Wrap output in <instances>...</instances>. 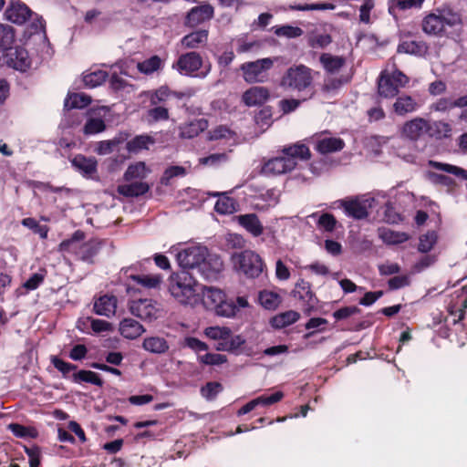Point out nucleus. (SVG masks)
I'll use <instances>...</instances> for the list:
<instances>
[{"label":"nucleus","instance_id":"55","mask_svg":"<svg viewBox=\"0 0 467 467\" xmlns=\"http://www.w3.org/2000/svg\"><path fill=\"white\" fill-rule=\"evenodd\" d=\"M108 78V72L102 69L95 70L84 76V83L88 88L101 85Z\"/></svg>","mask_w":467,"mask_h":467},{"label":"nucleus","instance_id":"10","mask_svg":"<svg viewBox=\"0 0 467 467\" xmlns=\"http://www.w3.org/2000/svg\"><path fill=\"white\" fill-rule=\"evenodd\" d=\"M429 120L416 117L403 123L400 128V136L406 140L416 142L424 134L428 136Z\"/></svg>","mask_w":467,"mask_h":467},{"label":"nucleus","instance_id":"28","mask_svg":"<svg viewBox=\"0 0 467 467\" xmlns=\"http://www.w3.org/2000/svg\"><path fill=\"white\" fill-rule=\"evenodd\" d=\"M397 51L398 53L424 57L429 51V46L423 40L403 41L398 46Z\"/></svg>","mask_w":467,"mask_h":467},{"label":"nucleus","instance_id":"36","mask_svg":"<svg viewBox=\"0 0 467 467\" xmlns=\"http://www.w3.org/2000/svg\"><path fill=\"white\" fill-rule=\"evenodd\" d=\"M149 190L150 185L140 181L119 186V194L127 197H139L148 192Z\"/></svg>","mask_w":467,"mask_h":467},{"label":"nucleus","instance_id":"26","mask_svg":"<svg viewBox=\"0 0 467 467\" xmlns=\"http://www.w3.org/2000/svg\"><path fill=\"white\" fill-rule=\"evenodd\" d=\"M238 223L254 237L260 236L264 233V226L255 213L239 215Z\"/></svg>","mask_w":467,"mask_h":467},{"label":"nucleus","instance_id":"44","mask_svg":"<svg viewBox=\"0 0 467 467\" xmlns=\"http://www.w3.org/2000/svg\"><path fill=\"white\" fill-rule=\"evenodd\" d=\"M91 103V98L85 93H72L68 94L65 99V108L71 109H83Z\"/></svg>","mask_w":467,"mask_h":467},{"label":"nucleus","instance_id":"6","mask_svg":"<svg viewBox=\"0 0 467 467\" xmlns=\"http://www.w3.org/2000/svg\"><path fill=\"white\" fill-rule=\"evenodd\" d=\"M274 65V60L270 57L257 59L253 62H246L241 66L244 78L247 83L264 82L267 78V70Z\"/></svg>","mask_w":467,"mask_h":467},{"label":"nucleus","instance_id":"31","mask_svg":"<svg viewBox=\"0 0 467 467\" xmlns=\"http://www.w3.org/2000/svg\"><path fill=\"white\" fill-rule=\"evenodd\" d=\"M117 309V299L114 296H104L99 297L94 304V310L98 315L111 317Z\"/></svg>","mask_w":467,"mask_h":467},{"label":"nucleus","instance_id":"37","mask_svg":"<svg viewBox=\"0 0 467 467\" xmlns=\"http://www.w3.org/2000/svg\"><path fill=\"white\" fill-rule=\"evenodd\" d=\"M154 142V139L150 135H137L126 143V149L129 153L137 154L143 150H148L149 145Z\"/></svg>","mask_w":467,"mask_h":467},{"label":"nucleus","instance_id":"16","mask_svg":"<svg viewBox=\"0 0 467 467\" xmlns=\"http://www.w3.org/2000/svg\"><path fill=\"white\" fill-rule=\"evenodd\" d=\"M15 41L14 30L9 26L0 25V67H9V50Z\"/></svg>","mask_w":467,"mask_h":467},{"label":"nucleus","instance_id":"42","mask_svg":"<svg viewBox=\"0 0 467 467\" xmlns=\"http://www.w3.org/2000/svg\"><path fill=\"white\" fill-rule=\"evenodd\" d=\"M142 347L151 353H165L169 349V344L165 338L161 337H150L143 340Z\"/></svg>","mask_w":467,"mask_h":467},{"label":"nucleus","instance_id":"9","mask_svg":"<svg viewBox=\"0 0 467 467\" xmlns=\"http://www.w3.org/2000/svg\"><path fill=\"white\" fill-rule=\"evenodd\" d=\"M109 111V108L106 106L90 109L87 113L88 119L83 127V133L91 136L103 132L106 130Z\"/></svg>","mask_w":467,"mask_h":467},{"label":"nucleus","instance_id":"11","mask_svg":"<svg viewBox=\"0 0 467 467\" xmlns=\"http://www.w3.org/2000/svg\"><path fill=\"white\" fill-rule=\"evenodd\" d=\"M214 16V9L210 4H204L191 8L185 17L184 26L194 28L201 24L211 20Z\"/></svg>","mask_w":467,"mask_h":467},{"label":"nucleus","instance_id":"13","mask_svg":"<svg viewBox=\"0 0 467 467\" xmlns=\"http://www.w3.org/2000/svg\"><path fill=\"white\" fill-rule=\"evenodd\" d=\"M74 170L86 179H95L98 171V161L94 157L77 154L70 159Z\"/></svg>","mask_w":467,"mask_h":467},{"label":"nucleus","instance_id":"23","mask_svg":"<svg viewBox=\"0 0 467 467\" xmlns=\"http://www.w3.org/2000/svg\"><path fill=\"white\" fill-rule=\"evenodd\" d=\"M30 16V9L19 1L12 2L5 12V19L17 25L24 24Z\"/></svg>","mask_w":467,"mask_h":467},{"label":"nucleus","instance_id":"29","mask_svg":"<svg viewBox=\"0 0 467 467\" xmlns=\"http://www.w3.org/2000/svg\"><path fill=\"white\" fill-rule=\"evenodd\" d=\"M345 147V141L341 138L328 137L317 140L316 150L321 154H328L340 151Z\"/></svg>","mask_w":467,"mask_h":467},{"label":"nucleus","instance_id":"52","mask_svg":"<svg viewBox=\"0 0 467 467\" xmlns=\"http://www.w3.org/2000/svg\"><path fill=\"white\" fill-rule=\"evenodd\" d=\"M223 390V387L220 382L209 381L201 388L200 392L205 400H213Z\"/></svg>","mask_w":467,"mask_h":467},{"label":"nucleus","instance_id":"34","mask_svg":"<svg viewBox=\"0 0 467 467\" xmlns=\"http://www.w3.org/2000/svg\"><path fill=\"white\" fill-rule=\"evenodd\" d=\"M424 0H390L389 3V13L395 18L400 11L411 8H420Z\"/></svg>","mask_w":467,"mask_h":467},{"label":"nucleus","instance_id":"51","mask_svg":"<svg viewBox=\"0 0 467 467\" xmlns=\"http://www.w3.org/2000/svg\"><path fill=\"white\" fill-rule=\"evenodd\" d=\"M438 235L435 231H429L420 236L418 251L426 254L430 252L437 243Z\"/></svg>","mask_w":467,"mask_h":467},{"label":"nucleus","instance_id":"54","mask_svg":"<svg viewBox=\"0 0 467 467\" xmlns=\"http://www.w3.org/2000/svg\"><path fill=\"white\" fill-rule=\"evenodd\" d=\"M73 380L76 383L88 382L96 386H101L102 381L99 375L89 370H79L73 375Z\"/></svg>","mask_w":467,"mask_h":467},{"label":"nucleus","instance_id":"47","mask_svg":"<svg viewBox=\"0 0 467 467\" xmlns=\"http://www.w3.org/2000/svg\"><path fill=\"white\" fill-rule=\"evenodd\" d=\"M429 165L436 170L442 171L450 174H453L456 177H461L467 181V171L462 169V167L436 161H430Z\"/></svg>","mask_w":467,"mask_h":467},{"label":"nucleus","instance_id":"17","mask_svg":"<svg viewBox=\"0 0 467 467\" xmlns=\"http://www.w3.org/2000/svg\"><path fill=\"white\" fill-rule=\"evenodd\" d=\"M295 169V162L279 156L270 159L263 166V172L267 175H280Z\"/></svg>","mask_w":467,"mask_h":467},{"label":"nucleus","instance_id":"30","mask_svg":"<svg viewBox=\"0 0 467 467\" xmlns=\"http://www.w3.org/2000/svg\"><path fill=\"white\" fill-rule=\"evenodd\" d=\"M319 62L326 72L335 74L346 65V58L344 57L334 56L330 53H323L319 57Z\"/></svg>","mask_w":467,"mask_h":467},{"label":"nucleus","instance_id":"4","mask_svg":"<svg viewBox=\"0 0 467 467\" xmlns=\"http://www.w3.org/2000/svg\"><path fill=\"white\" fill-rule=\"evenodd\" d=\"M231 259L234 269L248 278H256L264 271V262L254 251L244 250L234 253Z\"/></svg>","mask_w":467,"mask_h":467},{"label":"nucleus","instance_id":"45","mask_svg":"<svg viewBox=\"0 0 467 467\" xmlns=\"http://www.w3.org/2000/svg\"><path fill=\"white\" fill-rule=\"evenodd\" d=\"M150 106H162L171 99V89L168 86L160 88L148 92Z\"/></svg>","mask_w":467,"mask_h":467},{"label":"nucleus","instance_id":"56","mask_svg":"<svg viewBox=\"0 0 467 467\" xmlns=\"http://www.w3.org/2000/svg\"><path fill=\"white\" fill-rule=\"evenodd\" d=\"M382 240L388 244H399L409 240L410 236L404 232H395L391 230L384 231L380 234Z\"/></svg>","mask_w":467,"mask_h":467},{"label":"nucleus","instance_id":"46","mask_svg":"<svg viewBox=\"0 0 467 467\" xmlns=\"http://www.w3.org/2000/svg\"><path fill=\"white\" fill-rule=\"evenodd\" d=\"M130 277L136 284L149 289L159 287L162 282L161 275H130Z\"/></svg>","mask_w":467,"mask_h":467},{"label":"nucleus","instance_id":"19","mask_svg":"<svg viewBox=\"0 0 467 467\" xmlns=\"http://www.w3.org/2000/svg\"><path fill=\"white\" fill-rule=\"evenodd\" d=\"M269 98V89L262 86L252 87L243 94V101L248 107L261 106L265 103Z\"/></svg>","mask_w":467,"mask_h":467},{"label":"nucleus","instance_id":"63","mask_svg":"<svg viewBox=\"0 0 467 467\" xmlns=\"http://www.w3.org/2000/svg\"><path fill=\"white\" fill-rule=\"evenodd\" d=\"M275 34L278 36L295 38L300 36L303 34V30L298 26L286 25L276 27L275 30Z\"/></svg>","mask_w":467,"mask_h":467},{"label":"nucleus","instance_id":"22","mask_svg":"<svg viewBox=\"0 0 467 467\" xmlns=\"http://www.w3.org/2000/svg\"><path fill=\"white\" fill-rule=\"evenodd\" d=\"M9 67L25 72L31 67L28 52L21 47H12L9 50Z\"/></svg>","mask_w":467,"mask_h":467},{"label":"nucleus","instance_id":"58","mask_svg":"<svg viewBox=\"0 0 467 467\" xmlns=\"http://www.w3.org/2000/svg\"><path fill=\"white\" fill-rule=\"evenodd\" d=\"M232 330L227 327H209L204 330V335L213 340L225 339L227 336H231Z\"/></svg>","mask_w":467,"mask_h":467},{"label":"nucleus","instance_id":"60","mask_svg":"<svg viewBox=\"0 0 467 467\" xmlns=\"http://www.w3.org/2000/svg\"><path fill=\"white\" fill-rule=\"evenodd\" d=\"M117 148V140H106L98 141L95 145L94 151L100 156L111 154Z\"/></svg>","mask_w":467,"mask_h":467},{"label":"nucleus","instance_id":"48","mask_svg":"<svg viewBox=\"0 0 467 467\" xmlns=\"http://www.w3.org/2000/svg\"><path fill=\"white\" fill-rule=\"evenodd\" d=\"M162 61L159 56L154 55L150 58L139 62L137 65L138 70L145 75L152 74L161 67Z\"/></svg>","mask_w":467,"mask_h":467},{"label":"nucleus","instance_id":"50","mask_svg":"<svg viewBox=\"0 0 467 467\" xmlns=\"http://www.w3.org/2000/svg\"><path fill=\"white\" fill-rule=\"evenodd\" d=\"M427 177L432 184L444 186L448 191H451L456 187L455 180L445 174L429 171Z\"/></svg>","mask_w":467,"mask_h":467},{"label":"nucleus","instance_id":"49","mask_svg":"<svg viewBox=\"0 0 467 467\" xmlns=\"http://www.w3.org/2000/svg\"><path fill=\"white\" fill-rule=\"evenodd\" d=\"M207 124L206 120L199 119L192 121L181 129V135L183 138L192 139L199 135Z\"/></svg>","mask_w":467,"mask_h":467},{"label":"nucleus","instance_id":"1","mask_svg":"<svg viewBox=\"0 0 467 467\" xmlns=\"http://www.w3.org/2000/svg\"><path fill=\"white\" fill-rule=\"evenodd\" d=\"M168 290L182 305H193L199 300L198 283L187 271L173 273L168 279Z\"/></svg>","mask_w":467,"mask_h":467},{"label":"nucleus","instance_id":"2","mask_svg":"<svg viewBox=\"0 0 467 467\" xmlns=\"http://www.w3.org/2000/svg\"><path fill=\"white\" fill-rule=\"evenodd\" d=\"M313 69L306 65H293L288 67L280 79V87L284 89H292L298 92L310 91L309 98L316 95L313 88Z\"/></svg>","mask_w":467,"mask_h":467},{"label":"nucleus","instance_id":"8","mask_svg":"<svg viewBox=\"0 0 467 467\" xmlns=\"http://www.w3.org/2000/svg\"><path fill=\"white\" fill-rule=\"evenodd\" d=\"M206 256V249L200 246H192L186 248L177 254V261L179 265L184 269L198 271L199 267L204 269V259Z\"/></svg>","mask_w":467,"mask_h":467},{"label":"nucleus","instance_id":"18","mask_svg":"<svg viewBox=\"0 0 467 467\" xmlns=\"http://www.w3.org/2000/svg\"><path fill=\"white\" fill-rule=\"evenodd\" d=\"M284 397V393L282 391H275L271 395H261L246 404H244L242 408H240L237 411V415H244L254 410L257 406H270L280 401Z\"/></svg>","mask_w":467,"mask_h":467},{"label":"nucleus","instance_id":"24","mask_svg":"<svg viewBox=\"0 0 467 467\" xmlns=\"http://www.w3.org/2000/svg\"><path fill=\"white\" fill-rule=\"evenodd\" d=\"M452 136V127L443 120H429L428 137L435 140H449Z\"/></svg>","mask_w":467,"mask_h":467},{"label":"nucleus","instance_id":"59","mask_svg":"<svg viewBox=\"0 0 467 467\" xmlns=\"http://www.w3.org/2000/svg\"><path fill=\"white\" fill-rule=\"evenodd\" d=\"M337 223V219L332 213H324L319 216L317 225L319 229L331 233L335 230Z\"/></svg>","mask_w":467,"mask_h":467},{"label":"nucleus","instance_id":"27","mask_svg":"<svg viewBox=\"0 0 467 467\" xmlns=\"http://www.w3.org/2000/svg\"><path fill=\"white\" fill-rule=\"evenodd\" d=\"M145 331L143 326L132 318H124L119 324V333L128 339H135Z\"/></svg>","mask_w":467,"mask_h":467},{"label":"nucleus","instance_id":"57","mask_svg":"<svg viewBox=\"0 0 467 467\" xmlns=\"http://www.w3.org/2000/svg\"><path fill=\"white\" fill-rule=\"evenodd\" d=\"M238 310L234 301H228L225 297L222 300V303L216 306L214 308L215 313L218 316L231 317H234Z\"/></svg>","mask_w":467,"mask_h":467},{"label":"nucleus","instance_id":"5","mask_svg":"<svg viewBox=\"0 0 467 467\" xmlns=\"http://www.w3.org/2000/svg\"><path fill=\"white\" fill-rule=\"evenodd\" d=\"M410 78L402 71L396 69L392 73L381 72L378 79V93L385 99H393L405 88Z\"/></svg>","mask_w":467,"mask_h":467},{"label":"nucleus","instance_id":"15","mask_svg":"<svg viewBox=\"0 0 467 467\" xmlns=\"http://www.w3.org/2000/svg\"><path fill=\"white\" fill-rule=\"evenodd\" d=\"M368 200H360L359 198H350L340 201V206L348 217L357 220H362L368 216Z\"/></svg>","mask_w":467,"mask_h":467},{"label":"nucleus","instance_id":"40","mask_svg":"<svg viewBox=\"0 0 467 467\" xmlns=\"http://www.w3.org/2000/svg\"><path fill=\"white\" fill-rule=\"evenodd\" d=\"M84 20L87 24L92 26L96 29L104 28L111 19L96 9H91L86 12Z\"/></svg>","mask_w":467,"mask_h":467},{"label":"nucleus","instance_id":"25","mask_svg":"<svg viewBox=\"0 0 467 467\" xmlns=\"http://www.w3.org/2000/svg\"><path fill=\"white\" fill-rule=\"evenodd\" d=\"M209 31L206 29H200L185 35L181 39V45L183 48L196 49L201 47L206 46L208 42Z\"/></svg>","mask_w":467,"mask_h":467},{"label":"nucleus","instance_id":"12","mask_svg":"<svg viewBox=\"0 0 467 467\" xmlns=\"http://www.w3.org/2000/svg\"><path fill=\"white\" fill-rule=\"evenodd\" d=\"M130 310L133 316L148 321L156 319L159 312V309L157 308V302L152 299H139L131 301L130 304Z\"/></svg>","mask_w":467,"mask_h":467},{"label":"nucleus","instance_id":"38","mask_svg":"<svg viewBox=\"0 0 467 467\" xmlns=\"http://www.w3.org/2000/svg\"><path fill=\"white\" fill-rule=\"evenodd\" d=\"M150 172V170L146 166L144 161H138L130 164L124 173V179L127 182L133 180H143Z\"/></svg>","mask_w":467,"mask_h":467},{"label":"nucleus","instance_id":"43","mask_svg":"<svg viewBox=\"0 0 467 467\" xmlns=\"http://www.w3.org/2000/svg\"><path fill=\"white\" fill-rule=\"evenodd\" d=\"M237 202L225 194H222L214 205V210L220 214H232L237 211Z\"/></svg>","mask_w":467,"mask_h":467},{"label":"nucleus","instance_id":"32","mask_svg":"<svg viewBox=\"0 0 467 467\" xmlns=\"http://www.w3.org/2000/svg\"><path fill=\"white\" fill-rule=\"evenodd\" d=\"M204 264L206 265L204 269L199 267L197 272L206 280L215 279L223 269V262L219 257H210L208 259L205 257Z\"/></svg>","mask_w":467,"mask_h":467},{"label":"nucleus","instance_id":"35","mask_svg":"<svg viewBox=\"0 0 467 467\" xmlns=\"http://www.w3.org/2000/svg\"><path fill=\"white\" fill-rule=\"evenodd\" d=\"M259 304L267 310H275L282 302V298L277 292L271 290H262L258 294Z\"/></svg>","mask_w":467,"mask_h":467},{"label":"nucleus","instance_id":"3","mask_svg":"<svg viewBox=\"0 0 467 467\" xmlns=\"http://www.w3.org/2000/svg\"><path fill=\"white\" fill-rule=\"evenodd\" d=\"M461 23V16L456 13H430L422 19L421 28L429 36H441L449 27L451 28Z\"/></svg>","mask_w":467,"mask_h":467},{"label":"nucleus","instance_id":"14","mask_svg":"<svg viewBox=\"0 0 467 467\" xmlns=\"http://www.w3.org/2000/svg\"><path fill=\"white\" fill-rule=\"evenodd\" d=\"M202 56L198 52L191 51L178 57L176 67L181 74L192 76L202 67Z\"/></svg>","mask_w":467,"mask_h":467},{"label":"nucleus","instance_id":"7","mask_svg":"<svg viewBox=\"0 0 467 467\" xmlns=\"http://www.w3.org/2000/svg\"><path fill=\"white\" fill-rule=\"evenodd\" d=\"M292 293L294 297L301 302L302 310L305 314L310 315L317 309L318 299L309 282L304 279L298 280Z\"/></svg>","mask_w":467,"mask_h":467},{"label":"nucleus","instance_id":"33","mask_svg":"<svg viewBox=\"0 0 467 467\" xmlns=\"http://www.w3.org/2000/svg\"><path fill=\"white\" fill-rule=\"evenodd\" d=\"M300 317V314L294 310H288L273 317L269 323L276 329L284 328L296 323Z\"/></svg>","mask_w":467,"mask_h":467},{"label":"nucleus","instance_id":"53","mask_svg":"<svg viewBox=\"0 0 467 467\" xmlns=\"http://www.w3.org/2000/svg\"><path fill=\"white\" fill-rule=\"evenodd\" d=\"M147 117L150 122L166 121L170 119V113L165 106H152L147 110Z\"/></svg>","mask_w":467,"mask_h":467},{"label":"nucleus","instance_id":"61","mask_svg":"<svg viewBox=\"0 0 467 467\" xmlns=\"http://www.w3.org/2000/svg\"><path fill=\"white\" fill-rule=\"evenodd\" d=\"M198 361L203 365H222L227 362V357L223 354L206 353L198 357Z\"/></svg>","mask_w":467,"mask_h":467},{"label":"nucleus","instance_id":"20","mask_svg":"<svg viewBox=\"0 0 467 467\" xmlns=\"http://www.w3.org/2000/svg\"><path fill=\"white\" fill-rule=\"evenodd\" d=\"M395 98L396 100L393 103L392 110L398 116L403 117L420 109V104L417 102L416 99L410 95L401 94Z\"/></svg>","mask_w":467,"mask_h":467},{"label":"nucleus","instance_id":"64","mask_svg":"<svg viewBox=\"0 0 467 467\" xmlns=\"http://www.w3.org/2000/svg\"><path fill=\"white\" fill-rule=\"evenodd\" d=\"M45 276H46V272L43 270H40L37 273L33 274L24 283V287L26 290H30V291L36 289L43 283Z\"/></svg>","mask_w":467,"mask_h":467},{"label":"nucleus","instance_id":"41","mask_svg":"<svg viewBox=\"0 0 467 467\" xmlns=\"http://www.w3.org/2000/svg\"><path fill=\"white\" fill-rule=\"evenodd\" d=\"M225 297V294L217 288L208 287L203 292L202 302L203 305L211 309L214 310L217 305L222 303V300Z\"/></svg>","mask_w":467,"mask_h":467},{"label":"nucleus","instance_id":"39","mask_svg":"<svg viewBox=\"0 0 467 467\" xmlns=\"http://www.w3.org/2000/svg\"><path fill=\"white\" fill-rule=\"evenodd\" d=\"M83 239L84 233L81 231H77L73 234L71 238L64 240L59 244L58 249L62 253H70L78 256V252L79 250V247L81 246Z\"/></svg>","mask_w":467,"mask_h":467},{"label":"nucleus","instance_id":"21","mask_svg":"<svg viewBox=\"0 0 467 467\" xmlns=\"http://www.w3.org/2000/svg\"><path fill=\"white\" fill-rule=\"evenodd\" d=\"M281 152L285 160L288 159L295 162V167L297 164V161H307L311 157V151L309 148L301 142L285 146L281 150Z\"/></svg>","mask_w":467,"mask_h":467},{"label":"nucleus","instance_id":"62","mask_svg":"<svg viewBox=\"0 0 467 467\" xmlns=\"http://www.w3.org/2000/svg\"><path fill=\"white\" fill-rule=\"evenodd\" d=\"M97 251L98 249L95 243H82L77 257L82 261H89L97 254Z\"/></svg>","mask_w":467,"mask_h":467}]
</instances>
